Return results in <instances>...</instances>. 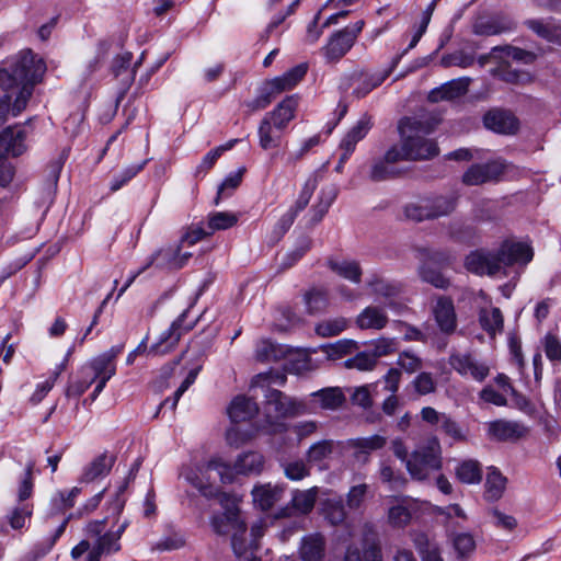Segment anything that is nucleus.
Here are the masks:
<instances>
[{"label": "nucleus", "instance_id": "nucleus-1", "mask_svg": "<svg viewBox=\"0 0 561 561\" xmlns=\"http://www.w3.org/2000/svg\"><path fill=\"white\" fill-rule=\"evenodd\" d=\"M46 64L31 49H23L10 60L9 68H0V124L9 115L18 116L27 106L35 84L42 81Z\"/></svg>", "mask_w": 561, "mask_h": 561}, {"label": "nucleus", "instance_id": "nucleus-2", "mask_svg": "<svg viewBox=\"0 0 561 561\" xmlns=\"http://www.w3.org/2000/svg\"><path fill=\"white\" fill-rule=\"evenodd\" d=\"M401 145L390 147L385 156L375 161L370 170L373 181H383L400 173L396 167L401 161H416L434 158L438 154L437 145L425 135L430 133L420 121L405 117L399 123Z\"/></svg>", "mask_w": 561, "mask_h": 561}, {"label": "nucleus", "instance_id": "nucleus-3", "mask_svg": "<svg viewBox=\"0 0 561 561\" xmlns=\"http://www.w3.org/2000/svg\"><path fill=\"white\" fill-rule=\"evenodd\" d=\"M533 256V249L527 243L505 240L496 250L471 251L465 259V267L479 276H494L507 266L529 263Z\"/></svg>", "mask_w": 561, "mask_h": 561}, {"label": "nucleus", "instance_id": "nucleus-4", "mask_svg": "<svg viewBox=\"0 0 561 561\" xmlns=\"http://www.w3.org/2000/svg\"><path fill=\"white\" fill-rule=\"evenodd\" d=\"M298 98H285L273 111L265 114L257 128L259 145L263 150L278 148L288 124L294 119Z\"/></svg>", "mask_w": 561, "mask_h": 561}, {"label": "nucleus", "instance_id": "nucleus-5", "mask_svg": "<svg viewBox=\"0 0 561 561\" xmlns=\"http://www.w3.org/2000/svg\"><path fill=\"white\" fill-rule=\"evenodd\" d=\"M219 502L225 511L211 517V528L217 535H231L232 550L241 559L247 550L243 542V535L247 533L245 522L241 518L237 501L232 495L222 494Z\"/></svg>", "mask_w": 561, "mask_h": 561}, {"label": "nucleus", "instance_id": "nucleus-6", "mask_svg": "<svg viewBox=\"0 0 561 561\" xmlns=\"http://www.w3.org/2000/svg\"><path fill=\"white\" fill-rule=\"evenodd\" d=\"M221 465H224V459L219 456H214L203 463L187 468L183 472V477L201 495L207 499H220L221 495L226 493L221 492L220 488L217 485V477L221 483H229L222 476Z\"/></svg>", "mask_w": 561, "mask_h": 561}, {"label": "nucleus", "instance_id": "nucleus-7", "mask_svg": "<svg viewBox=\"0 0 561 561\" xmlns=\"http://www.w3.org/2000/svg\"><path fill=\"white\" fill-rule=\"evenodd\" d=\"M414 480H426L432 472L442 468V446L436 436L430 437L410 455L405 466Z\"/></svg>", "mask_w": 561, "mask_h": 561}, {"label": "nucleus", "instance_id": "nucleus-8", "mask_svg": "<svg viewBox=\"0 0 561 561\" xmlns=\"http://www.w3.org/2000/svg\"><path fill=\"white\" fill-rule=\"evenodd\" d=\"M343 561H383L382 543L377 529L365 524L347 546Z\"/></svg>", "mask_w": 561, "mask_h": 561}, {"label": "nucleus", "instance_id": "nucleus-9", "mask_svg": "<svg viewBox=\"0 0 561 561\" xmlns=\"http://www.w3.org/2000/svg\"><path fill=\"white\" fill-rule=\"evenodd\" d=\"M265 458L257 451H244L238 455L232 465L224 460L220 466L224 478L229 483L233 482L238 476H257L264 469Z\"/></svg>", "mask_w": 561, "mask_h": 561}, {"label": "nucleus", "instance_id": "nucleus-10", "mask_svg": "<svg viewBox=\"0 0 561 561\" xmlns=\"http://www.w3.org/2000/svg\"><path fill=\"white\" fill-rule=\"evenodd\" d=\"M187 311H184L176 320H174L169 329L163 331L157 343L148 350V355H164L171 352L179 343L181 336L193 329L194 322L184 324Z\"/></svg>", "mask_w": 561, "mask_h": 561}, {"label": "nucleus", "instance_id": "nucleus-11", "mask_svg": "<svg viewBox=\"0 0 561 561\" xmlns=\"http://www.w3.org/2000/svg\"><path fill=\"white\" fill-rule=\"evenodd\" d=\"M123 345L112 346L108 351L93 357L83 367L95 381L96 379H111L116 374V358L122 353Z\"/></svg>", "mask_w": 561, "mask_h": 561}, {"label": "nucleus", "instance_id": "nucleus-12", "mask_svg": "<svg viewBox=\"0 0 561 561\" xmlns=\"http://www.w3.org/2000/svg\"><path fill=\"white\" fill-rule=\"evenodd\" d=\"M266 409L274 412L275 417L295 416L305 412V405L285 396L282 391L267 388L265 393Z\"/></svg>", "mask_w": 561, "mask_h": 561}, {"label": "nucleus", "instance_id": "nucleus-13", "mask_svg": "<svg viewBox=\"0 0 561 561\" xmlns=\"http://www.w3.org/2000/svg\"><path fill=\"white\" fill-rule=\"evenodd\" d=\"M450 366L462 377H471L482 382L489 375V366L470 353H455L449 357Z\"/></svg>", "mask_w": 561, "mask_h": 561}, {"label": "nucleus", "instance_id": "nucleus-14", "mask_svg": "<svg viewBox=\"0 0 561 561\" xmlns=\"http://www.w3.org/2000/svg\"><path fill=\"white\" fill-rule=\"evenodd\" d=\"M504 172V165L500 161L472 164L462 175L466 185L476 186L496 181Z\"/></svg>", "mask_w": 561, "mask_h": 561}, {"label": "nucleus", "instance_id": "nucleus-15", "mask_svg": "<svg viewBox=\"0 0 561 561\" xmlns=\"http://www.w3.org/2000/svg\"><path fill=\"white\" fill-rule=\"evenodd\" d=\"M284 494L285 485L282 483H256L251 491L254 507L263 512L273 508Z\"/></svg>", "mask_w": 561, "mask_h": 561}, {"label": "nucleus", "instance_id": "nucleus-16", "mask_svg": "<svg viewBox=\"0 0 561 561\" xmlns=\"http://www.w3.org/2000/svg\"><path fill=\"white\" fill-rule=\"evenodd\" d=\"M527 432V427L516 421L500 419L486 423L489 438L497 442H514L524 437Z\"/></svg>", "mask_w": 561, "mask_h": 561}, {"label": "nucleus", "instance_id": "nucleus-17", "mask_svg": "<svg viewBox=\"0 0 561 561\" xmlns=\"http://www.w3.org/2000/svg\"><path fill=\"white\" fill-rule=\"evenodd\" d=\"M128 526L124 520L116 530H108L99 537L94 548L89 551L87 561H100L102 554H113L121 550V537Z\"/></svg>", "mask_w": 561, "mask_h": 561}, {"label": "nucleus", "instance_id": "nucleus-18", "mask_svg": "<svg viewBox=\"0 0 561 561\" xmlns=\"http://www.w3.org/2000/svg\"><path fill=\"white\" fill-rule=\"evenodd\" d=\"M26 131L21 126L8 127L0 133V158L18 157L26 150Z\"/></svg>", "mask_w": 561, "mask_h": 561}, {"label": "nucleus", "instance_id": "nucleus-19", "mask_svg": "<svg viewBox=\"0 0 561 561\" xmlns=\"http://www.w3.org/2000/svg\"><path fill=\"white\" fill-rule=\"evenodd\" d=\"M371 128L370 117L362 116L354 126L343 137L340 148L341 162H346L355 150L357 142L363 140Z\"/></svg>", "mask_w": 561, "mask_h": 561}, {"label": "nucleus", "instance_id": "nucleus-20", "mask_svg": "<svg viewBox=\"0 0 561 561\" xmlns=\"http://www.w3.org/2000/svg\"><path fill=\"white\" fill-rule=\"evenodd\" d=\"M354 43L352 35L348 36L347 32L340 30L330 36L327 45L321 48V51L328 62H336L347 54Z\"/></svg>", "mask_w": 561, "mask_h": 561}, {"label": "nucleus", "instance_id": "nucleus-21", "mask_svg": "<svg viewBox=\"0 0 561 561\" xmlns=\"http://www.w3.org/2000/svg\"><path fill=\"white\" fill-rule=\"evenodd\" d=\"M484 126L499 134H514L517 128V119L508 112L502 110L489 111L483 117Z\"/></svg>", "mask_w": 561, "mask_h": 561}, {"label": "nucleus", "instance_id": "nucleus-22", "mask_svg": "<svg viewBox=\"0 0 561 561\" xmlns=\"http://www.w3.org/2000/svg\"><path fill=\"white\" fill-rule=\"evenodd\" d=\"M306 73V65L301 64L295 66L284 75L276 77L266 83V85L268 87V93L279 94L282 92L294 89L298 84V82L302 80Z\"/></svg>", "mask_w": 561, "mask_h": 561}, {"label": "nucleus", "instance_id": "nucleus-23", "mask_svg": "<svg viewBox=\"0 0 561 561\" xmlns=\"http://www.w3.org/2000/svg\"><path fill=\"white\" fill-rule=\"evenodd\" d=\"M446 259L443 254L432 253L426 261L419 267V276L423 282L433 285L436 288L445 289L449 286V279L438 270L432 267V263H443Z\"/></svg>", "mask_w": 561, "mask_h": 561}, {"label": "nucleus", "instance_id": "nucleus-24", "mask_svg": "<svg viewBox=\"0 0 561 561\" xmlns=\"http://www.w3.org/2000/svg\"><path fill=\"white\" fill-rule=\"evenodd\" d=\"M386 444L387 437L378 434L348 440L350 448L354 450V457L364 461L368 460V455L370 453L382 449Z\"/></svg>", "mask_w": 561, "mask_h": 561}, {"label": "nucleus", "instance_id": "nucleus-25", "mask_svg": "<svg viewBox=\"0 0 561 561\" xmlns=\"http://www.w3.org/2000/svg\"><path fill=\"white\" fill-rule=\"evenodd\" d=\"M389 318L383 308L368 306L356 317V324L362 330H382Z\"/></svg>", "mask_w": 561, "mask_h": 561}, {"label": "nucleus", "instance_id": "nucleus-26", "mask_svg": "<svg viewBox=\"0 0 561 561\" xmlns=\"http://www.w3.org/2000/svg\"><path fill=\"white\" fill-rule=\"evenodd\" d=\"M327 266L336 275L350 280L351 283L358 284L362 280V267L357 261L329 257Z\"/></svg>", "mask_w": 561, "mask_h": 561}, {"label": "nucleus", "instance_id": "nucleus-27", "mask_svg": "<svg viewBox=\"0 0 561 561\" xmlns=\"http://www.w3.org/2000/svg\"><path fill=\"white\" fill-rule=\"evenodd\" d=\"M435 320L443 332L450 333L456 329V312L453 300L440 297L434 308Z\"/></svg>", "mask_w": 561, "mask_h": 561}, {"label": "nucleus", "instance_id": "nucleus-28", "mask_svg": "<svg viewBox=\"0 0 561 561\" xmlns=\"http://www.w3.org/2000/svg\"><path fill=\"white\" fill-rule=\"evenodd\" d=\"M144 58V54L140 58L131 66L133 54L129 51L117 55L112 62V72L118 78L123 77L122 80L126 85H129L135 78L136 68L140 66Z\"/></svg>", "mask_w": 561, "mask_h": 561}, {"label": "nucleus", "instance_id": "nucleus-29", "mask_svg": "<svg viewBox=\"0 0 561 561\" xmlns=\"http://www.w3.org/2000/svg\"><path fill=\"white\" fill-rule=\"evenodd\" d=\"M388 523L392 527H405L412 517L411 502L405 497H394L388 508Z\"/></svg>", "mask_w": 561, "mask_h": 561}, {"label": "nucleus", "instance_id": "nucleus-30", "mask_svg": "<svg viewBox=\"0 0 561 561\" xmlns=\"http://www.w3.org/2000/svg\"><path fill=\"white\" fill-rule=\"evenodd\" d=\"M69 355L70 352H68V354L66 355L61 363L56 365V367L51 370L49 376L44 381H41L36 385L34 392L30 397V402L33 405L41 403L44 400V398L48 394V392L54 388L59 376L67 367Z\"/></svg>", "mask_w": 561, "mask_h": 561}, {"label": "nucleus", "instance_id": "nucleus-31", "mask_svg": "<svg viewBox=\"0 0 561 561\" xmlns=\"http://www.w3.org/2000/svg\"><path fill=\"white\" fill-rule=\"evenodd\" d=\"M324 547V539L320 534L305 536L299 548L300 558L304 561H322Z\"/></svg>", "mask_w": 561, "mask_h": 561}, {"label": "nucleus", "instance_id": "nucleus-32", "mask_svg": "<svg viewBox=\"0 0 561 561\" xmlns=\"http://www.w3.org/2000/svg\"><path fill=\"white\" fill-rule=\"evenodd\" d=\"M114 457L107 454H101L94 458L83 470L81 481L92 482L99 478H103L111 471L114 465Z\"/></svg>", "mask_w": 561, "mask_h": 561}, {"label": "nucleus", "instance_id": "nucleus-33", "mask_svg": "<svg viewBox=\"0 0 561 561\" xmlns=\"http://www.w3.org/2000/svg\"><path fill=\"white\" fill-rule=\"evenodd\" d=\"M257 412L255 401L250 398L239 396L232 400L228 408V414L233 423H239L251 419Z\"/></svg>", "mask_w": 561, "mask_h": 561}, {"label": "nucleus", "instance_id": "nucleus-34", "mask_svg": "<svg viewBox=\"0 0 561 561\" xmlns=\"http://www.w3.org/2000/svg\"><path fill=\"white\" fill-rule=\"evenodd\" d=\"M183 247H180V244L176 248H165L159 250L157 253L152 254L151 256L156 257V263L160 266H167L170 268H181L183 267L188 259L192 256L191 253H181V249Z\"/></svg>", "mask_w": 561, "mask_h": 561}, {"label": "nucleus", "instance_id": "nucleus-35", "mask_svg": "<svg viewBox=\"0 0 561 561\" xmlns=\"http://www.w3.org/2000/svg\"><path fill=\"white\" fill-rule=\"evenodd\" d=\"M479 322L481 328L491 337L503 331V314L496 307L481 308L479 311Z\"/></svg>", "mask_w": 561, "mask_h": 561}, {"label": "nucleus", "instance_id": "nucleus-36", "mask_svg": "<svg viewBox=\"0 0 561 561\" xmlns=\"http://www.w3.org/2000/svg\"><path fill=\"white\" fill-rule=\"evenodd\" d=\"M468 83L465 80H451L442 87L430 92L428 99L432 102L454 100L461 96L467 91Z\"/></svg>", "mask_w": 561, "mask_h": 561}, {"label": "nucleus", "instance_id": "nucleus-37", "mask_svg": "<svg viewBox=\"0 0 561 561\" xmlns=\"http://www.w3.org/2000/svg\"><path fill=\"white\" fill-rule=\"evenodd\" d=\"M506 488V478L494 467H490L485 479V496L490 501L502 497Z\"/></svg>", "mask_w": 561, "mask_h": 561}, {"label": "nucleus", "instance_id": "nucleus-38", "mask_svg": "<svg viewBox=\"0 0 561 561\" xmlns=\"http://www.w3.org/2000/svg\"><path fill=\"white\" fill-rule=\"evenodd\" d=\"M311 396L318 398L320 407L325 410H335L345 401V397L339 387L323 388L312 392Z\"/></svg>", "mask_w": 561, "mask_h": 561}, {"label": "nucleus", "instance_id": "nucleus-39", "mask_svg": "<svg viewBox=\"0 0 561 561\" xmlns=\"http://www.w3.org/2000/svg\"><path fill=\"white\" fill-rule=\"evenodd\" d=\"M427 204L432 219L448 216L451 214L457 205V197L453 195H439L427 198Z\"/></svg>", "mask_w": 561, "mask_h": 561}, {"label": "nucleus", "instance_id": "nucleus-40", "mask_svg": "<svg viewBox=\"0 0 561 561\" xmlns=\"http://www.w3.org/2000/svg\"><path fill=\"white\" fill-rule=\"evenodd\" d=\"M239 221V216L231 211H213L208 215L207 228L209 233L227 230L234 227Z\"/></svg>", "mask_w": 561, "mask_h": 561}, {"label": "nucleus", "instance_id": "nucleus-41", "mask_svg": "<svg viewBox=\"0 0 561 561\" xmlns=\"http://www.w3.org/2000/svg\"><path fill=\"white\" fill-rule=\"evenodd\" d=\"M94 380L91 378V376L87 373H83V367H81L75 377L69 378L65 390V396L67 398H79L90 388Z\"/></svg>", "mask_w": 561, "mask_h": 561}, {"label": "nucleus", "instance_id": "nucleus-42", "mask_svg": "<svg viewBox=\"0 0 561 561\" xmlns=\"http://www.w3.org/2000/svg\"><path fill=\"white\" fill-rule=\"evenodd\" d=\"M456 476L462 483H479L482 479L480 463L472 459L465 460L456 468Z\"/></svg>", "mask_w": 561, "mask_h": 561}, {"label": "nucleus", "instance_id": "nucleus-43", "mask_svg": "<svg viewBox=\"0 0 561 561\" xmlns=\"http://www.w3.org/2000/svg\"><path fill=\"white\" fill-rule=\"evenodd\" d=\"M318 495V488L308 490H297L293 493L291 505L301 514H308L312 511Z\"/></svg>", "mask_w": 561, "mask_h": 561}, {"label": "nucleus", "instance_id": "nucleus-44", "mask_svg": "<svg viewBox=\"0 0 561 561\" xmlns=\"http://www.w3.org/2000/svg\"><path fill=\"white\" fill-rule=\"evenodd\" d=\"M526 25L538 36L549 42H557L561 33L560 27L550 20H528Z\"/></svg>", "mask_w": 561, "mask_h": 561}, {"label": "nucleus", "instance_id": "nucleus-45", "mask_svg": "<svg viewBox=\"0 0 561 561\" xmlns=\"http://www.w3.org/2000/svg\"><path fill=\"white\" fill-rule=\"evenodd\" d=\"M305 304L311 314L324 311L329 306V294L322 288H312L305 294Z\"/></svg>", "mask_w": 561, "mask_h": 561}, {"label": "nucleus", "instance_id": "nucleus-46", "mask_svg": "<svg viewBox=\"0 0 561 561\" xmlns=\"http://www.w3.org/2000/svg\"><path fill=\"white\" fill-rule=\"evenodd\" d=\"M370 493L371 491L369 484L365 482L353 484L345 496L346 506L351 511L359 510Z\"/></svg>", "mask_w": 561, "mask_h": 561}, {"label": "nucleus", "instance_id": "nucleus-47", "mask_svg": "<svg viewBox=\"0 0 561 561\" xmlns=\"http://www.w3.org/2000/svg\"><path fill=\"white\" fill-rule=\"evenodd\" d=\"M324 517L332 524H342L346 518L345 506L339 497L327 499L322 503Z\"/></svg>", "mask_w": 561, "mask_h": 561}, {"label": "nucleus", "instance_id": "nucleus-48", "mask_svg": "<svg viewBox=\"0 0 561 561\" xmlns=\"http://www.w3.org/2000/svg\"><path fill=\"white\" fill-rule=\"evenodd\" d=\"M514 28V23L507 19H492L485 23H479L474 26V32L479 35H497Z\"/></svg>", "mask_w": 561, "mask_h": 561}, {"label": "nucleus", "instance_id": "nucleus-49", "mask_svg": "<svg viewBox=\"0 0 561 561\" xmlns=\"http://www.w3.org/2000/svg\"><path fill=\"white\" fill-rule=\"evenodd\" d=\"M347 328V320L340 317L325 319L316 325V333L322 337L339 335Z\"/></svg>", "mask_w": 561, "mask_h": 561}, {"label": "nucleus", "instance_id": "nucleus-50", "mask_svg": "<svg viewBox=\"0 0 561 561\" xmlns=\"http://www.w3.org/2000/svg\"><path fill=\"white\" fill-rule=\"evenodd\" d=\"M147 164V160H144L139 163H134L125 169H123L118 174H116L110 184V188L112 192H116L126 185L133 178H135Z\"/></svg>", "mask_w": 561, "mask_h": 561}, {"label": "nucleus", "instance_id": "nucleus-51", "mask_svg": "<svg viewBox=\"0 0 561 561\" xmlns=\"http://www.w3.org/2000/svg\"><path fill=\"white\" fill-rule=\"evenodd\" d=\"M244 171L245 169L241 168L225 178L218 187L216 204H218L219 199L229 196L241 184Z\"/></svg>", "mask_w": 561, "mask_h": 561}, {"label": "nucleus", "instance_id": "nucleus-52", "mask_svg": "<svg viewBox=\"0 0 561 561\" xmlns=\"http://www.w3.org/2000/svg\"><path fill=\"white\" fill-rule=\"evenodd\" d=\"M81 493V489L78 486L72 488L68 492L58 491L51 499L53 505L59 511H66L73 507L76 499Z\"/></svg>", "mask_w": 561, "mask_h": 561}, {"label": "nucleus", "instance_id": "nucleus-53", "mask_svg": "<svg viewBox=\"0 0 561 561\" xmlns=\"http://www.w3.org/2000/svg\"><path fill=\"white\" fill-rule=\"evenodd\" d=\"M284 474L293 481H300L310 474V469L302 460H294L282 463Z\"/></svg>", "mask_w": 561, "mask_h": 561}, {"label": "nucleus", "instance_id": "nucleus-54", "mask_svg": "<svg viewBox=\"0 0 561 561\" xmlns=\"http://www.w3.org/2000/svg\"><path fill=\"white\" fill-rule=\"evenodd\" d=\"M371 355L377 360L379 357L390 355L398 348L397 340L391 337H379L370 343Z\"/></svg>", "mask_w": 561, "mask_h": 561}, {"label": "nucleus", "instance_id": "nucleus-55", "mask_svg": "<svg viewBox=\"0 0 561 561\" xmlns=\"http://www.w3.org/2000/svg\"><path fill=\"white\" fill-rule=\"evenodd\" d=\"M377 365V360L368 352H360L345 362V367L355 368L360 371H370Z\"/></svg>", "mask_w": 561, "mask_h": 561}, {"label": "nucleus", "instance_id": "nucleus-56", "mask_svg": "<svg viewBox=\"0 0 561 561\" xmlns=\"http://www.w3.org/2000/svg\"><path fill=\"white\" fill-rule=\"evenodd\" d=\"M404 214L407 218L414 221H423L432 219V215L430 213L427 198L422 199L417 203H411L405 206Z\"/></svg>", "mask_w": 561, "mask_h": 561}, {"label": "nucleus", "instance_id": "nucleus-57", "mask_svg": "<svg viewBox=\"0 0 561 561\" xmlns=\"http://www.w3.org/2000/svg\"><path fill=\"white\" fill-rule=\"evenodd\" d=\"M33 470H34V462L30 461L26 463L24 476L19 484L18 489V500L20 502H23L31 497L33 493L34 488V480H33Z\"/></svg>", "mask_w": 561, "mask_h": 561}, {"label": "nucleus", "instance_id": "nucleus-58", "mask_svg": "<svg viewBox=\"0 0 561 561\" xmlns=\"http://www.w3.org/2000/svg\"><path fill=\"white\" fill-rule=\"evenodd\" d=\"M397 364L408 374H414L423 366L422 358L411 351L401 352L398 356Z\"/></svg>", "mask_w": 561, "mask_h": 561}, {"label": "nucleus", "instance_id": "nucleus-59", "mask_svg": "<svg viewBox=\"0 0 561 561\" xmlns=\"http://www.w3.org/2000/svg\"><path fill=\"white\" fill-rule=\"evenodd\" d=\"M367 286L371 289V291L376 295H380L383 297H392L398 293L397 286L390 284L382 277L378 275H373L368 282Z\"/></svg>", "mask_w": 561, "mask_h": 561}, {"label": "nucleus", "instance_id": "nucleus-60", "mask_svg": "<svg viewBox=\"0 0 561 561\" xmlns=\"http://www.w3.org/2000/svg\"><path fill=\"white\" fill-rule=\"evenodd\" d=\"M333 440H320L308 449L307 457L311 462H319L328 458L333 451Z\"/></svg>", "mask_w": 561, "mask_h": 561}, {"label": "nucleus", "instance_id": "nucleus-61", "mask_svg": "<svg viewBox=\"0 0 561 561\" xmlns=\"http://www.w3.org/2000/svg\"><path fill=\"white\" fill-rule=\"evenodd\" d=\"M33 514V507L30 504H25L21 507H15L8 516L10 526L18 530L22 529L26 520L31 518Z\"/></svg>", "mask_w": 561, "mask_h": 561}, {"label": "nucleus", "instance_id": "nucleus-62", "mask_svg": "<svg viewBox=\"0 0 561 561\" xmlns=\"http://www.w3.org/2000/svg\"><path fill=\"white\" fill-rule=\"evenodd\" d=\"M279 354L278 347L270 340H261L256 344L255 357L261 362L275 360Z\"/></svg>", "mask_w": 561, "mask_h": 561}, {"label": "nucleus", "instance_id": "nucleus-63", "mask_svg": "<svg viewBox=\"0 0 561 561\" xmlns=\"http://www.w3.org/2000/svg\"><path fill=\"white\" fill-rule=\"evenodd\" d=\"M379 477L383 483H387L391 489H399L404 485L405 479L401 473L396 472L391 466L382 462L379 469Z\"/></svg>", "mask_w": 561, "mask_h": 561}, {"label": "nucleus", "instance_id": "nucleus-64", "mask_svg": "<svg viewBox=\"0 0 561 561\" xmlns=\"http://www.w3.org/2000/svg\"><path fill=\"white\" fill-rule=\"evenodd\" d=\"M415 391L421 394H430L435 391L436 382L430 373H421L413 380Z\"/></svg>", "mask_w": 561, "mask_h": 561}]
</instances>
